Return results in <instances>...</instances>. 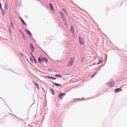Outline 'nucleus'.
<instances>
[{
	"instance_id": "obj_25",
	"label": "nucleus",
	"mask_w": 127,
	"mask_h": 127,
	"mask_svg": "<svg viewBox=\"0 0 127 127\" xmlns=\"http://www.w3.org/2000/svg\"><path fill=\"white\" fill-rule=\"evenodd\" d=\"M65 25H66V26H67V24L66 23V22H65Z\"/></svg>"
},
{
	"instance_id": "obj_20",
	"label": "nucleus",
	"mask_w": 127,
	"mask_h": 127,
	"mask_svg": "<svg viewBox=\"0 0 127 127\" xmlns=\"http://www.w3.org/2000/svg\"><path fill=\"white\" fill-rule=\"evenodd\" d=\"M55 76L56 77H61L62 76L58 74H56L55 75Z\"/></svg>"
},
{
	"instance_id": "obj_9",
	"label": "nucleus",
	"mask_w": 127,
	"mask_h": 127,
	"mask_svg": "<svg viewBox=\"0 0 127 127\" xmlns=\"http://www.w3.org/2000/svg\"><path fill=\"white\" fill-rule=\"evenodd\" d=\"M25 30L27 32V33L30 36H32V34L31 32L30 31L26 29H25Z\"/></svg>"
},
{
	"instance_id": "obj_10",
	"label": "nucleus",
	"mask_w": 127,
	"mask_h": 127,
	"mask_svg": "<svg viewBox=\"0 0 127 127\" xmlns=\"http://www.w3.org/2000/svg\"><path fill=\"white\" fill-rule=\"evenodd\" d=\"M42 60L41 59H41L40 57H38V61L39 63H42L43 62L42 61Z\"/></svg>"
},
{
	"instance_id": "obj_16",
	"label": "nucleus",
	"mask_w": 127,
	"mask_h": 127,
	"mask_svg": "<svg viewBox=\"0 0 127 127\" xmlns=\"http://www.w3.org/2000/svg\"><path fill=\"white\" fill-rule=\"evenodd\" d=\"M50 91H51L52 92V94L53 95H54V92L53 91V90L51 88V89H50Z\"/></svg>"
},
{
	"instance_id": "obj_4",
	"label": "nucleus",
	"mask_w": 127,
	"mask_h": 127,
	"mask_svg": "<svg viewBox=\"0 0 127 127\" xmlns=\"http://www.w3.org/2000/svg\"><path fill=\"white\" fill-rule=\"evenodd\" d=\"M30 48L31 50V51H33L34 50V47L33 45L32 44V43H30Z\"/></svg>"
},
{
	"instance_id": "obj_26",
	"label": "nucleus",
	"mask_w": 127,
	"mask_h": 127,
	"mask_svg": "<svg viewBox=\"0 0 127 127\" xmlns=\"http://www.w3.org/2000/svg\"><path fill=\"white\" fill-rule=\"evenodd\" d=\"M5 9H7V8H6L5 7Z\"/></svg>"
},
{
	"instance_id": "obj_24",
	"label": "nucleus",
	"mask_w": 127,
	"mask_h": 127,
	"mask_svg": "<svg viewBox=\"0 0 127 127\" xmlns=\"http://www.w3.org/2000/svg\"><path fill=\"white\" fill-rule=\"evenodd\" d=\"M19 54L21 55L22 57H23V54L20 53H19Z\"/></svg>"
},
{
	"instance_id": "obj_22",
	"label": "nucleus",
	"mask_w": 127,
	"mask_h": 127,
	"mask_svg": "<svg viewBox=\"0 0 127 127\" xmlns=\"http://www.w3.org/2000/svg\"><path fill=\"white\" fill-rule=\"evenodd\" d=\"M30 61H31L32 62H33V59H32V58H30Z\"/></svg>"
},
{
	"instance_id": "obj_5",
	"label": "nucleus",
	"mask_w": 127,
	"mask_h": 127,
	"mask_svg": "<svg viewBox=\"0 0 127 127\" xmlns=\"http://www.w3.org/2000/svg\"><path fill=\"white\" fill-rule=\"evenodd\" d=\"M66 95L65 94L61 93H60L59 95V97L61 98L62 99L63 98V96H64Z\"/></svg>"
},
{
	"instance_id": "obj_27",
	"label": "nucleus",
	"mask_w": 127,
	"mask_h": 127,
	"mask_svg": "<svg viewBox=\"0 0 127 127\" xmlns=\"http://www.w3.org/2000/svg\"><path fill=\"white\" fill-rule=\"evenodd\" d=\"M11 26L12 25V23H11Z\"/></svg>"
},
{
	"instance_id": "obj_7",
	"label": "nucleus",
	"mask_w": 127,
	"mask_h": 127,
	"mask_svg": "<svg viewBox=\"0 0 127 127\" xmlns=\"http://www.w3.org/2000/svg\"><path fill=\"white\" fill-rule=\"evenodd\" d=\"M60 13H61V17L62 19H63V20H65V18L64 17V15L63 13L60 12Z\"/></svg>"
},
{
	"instance_id": "obj_1",
	"label": "nucleus",
	"mask_w": 127,
	"mask_h": 127,
	"mask_svg": "<svg viewBox=\"0 0 127 127\" xmlns=\"http://www.w3.org/2000/svg\"><path fill=\"white\" fill-rule=\"evenodd\" d=\"M74 58L72 57L70 58L67 66H72L73 64V62L74 60Z\"/></svg>"
},
{
	"instance_id": "obj_17",
	"label": "nucleus",
	"mask_w": 127,
	"mask_h": 127,
	"mask_svg": "<svg viewBox=\"0 0 127 127\" xmlns=\"http://www.w3.org/2000/svg\"><path fill=\"white\" fill-rule=\"evenodd\" d=\"M63 11L64 12V13L66 14H67V12L66 10L64 9H63Z\"/></svg>"
},
{
	"instance_id": "obj_3",
	"label": "nucleus",
	"mask_w": 127,
	"mask_h": 127,
	"mask_svg": "<svg viewBox=\"0 0 127 127\" xmlns=\"http://www.w3.org/2000/svg\"><path fill=\"white\" fill-rule=\"evenodd\" d=\"M114 82L113 80H111L109 81L107 83V85L110 87L112 86L114 84Z\"/></svg>"
},
{
	"instance_id": "obj_8",
	"label": "nucleus",
	"mask_w": 127,
	"mask_h": 127,
	"mask_svg": "<svg viewBox=\"0 0 127 127\" xmlns=\"http://www.w3.org/2000/svg\"><path fill=\"white\" fill-rule=\"evenodd\" d=\"M41 59L44 62H45L46 63H47L48 62L47 60L45 58L43 57H41Z\"/></svg>"
},
{
	"instance_id": "obj_21",
	"label": "nucleus",
	"mask_w": 127,
	"mask_h": 127,
	"mask_svg": "<svg viewBox=\"0 0 127 127\" xmlns=\"http://www.w3.org/2000/svg\"><path fill=\"white\" fill-rule=\"evenodd\" d=\"M35 84L36 85V86H37V88H38V87H39V85L38 84L36 83H35Z\"/></svg>"
},
{
	"instance_id": "obj_19",
	"label": "nucleus",
	"mask_w": 127,
	"mask_h": 127,
	"mask_svg": "<svg viewBox=\"0 0 127 127\" xmlns=\"http://www.w3.org/2000/svg\"><path fill=\"white\" fill-rule=\"evenodd\" d=\"M70 30L71 31H72L73 32H74V31L73 29V27H71L70 28Z\"/></svg>"
},
{
	"instance_id": "obj_15",
	"label": "nucleus",
	"mask_w": 127,
	"mask_h": 127,
	"mask_svg": "<svg viewBox=\"0 0 127 127\" xmlns=\"http://www.w3.org/2000/svg\"><path fill=\"white\" fill-rule=\"evenodd\" d=\"M20 19L21 20V21H22L23 24H24L25 25H26V24L25 23V22H24V21L22 19V18H20Z\"/></svg>"
},
{
	"instance_id": "obj_18",
	"label": "nucleus",
	"mask_w": 127,
	"mask_h": 127,
	"mask_svg": "<svg viewBox=\"0 0 127 127\" xmlns=\"http://www.w3.org/2000/svg\"><path fill=\"white\" fill-rule=\"evenodd\" d=\"M31 55L32 56V57L33 58V59H34V61L35 62V63H36L37 62V61H36V60L34 57L32 56V54H31Z\"/></svg>"
},
{
	"instance_id": "obj_6",
	"label": "nucleus",
	"mask_w": 127,
	"mask_h": 127,
	"mask_svg": "<svg viewBox=\"0 0 127 127\" xmlns=\"http://www.w3.org/2000/svg\"><path fill=\"white\" fill-rule=\"evenodd\" d=\"M122 91V89L120 88L116 89L114 90L115 92L116 93Z\"/></svg>"
},
{
	"instance_id": "obj_14",
	"label": "nucleus",
	"mask_w": 127,
	"mask_h": 127,
	"mask_svg": "<svg viewBox=\"0 0 127 127\" xmlns=\"http://www.w3.org/2000/svg\"><path fill=\"white\" fill-rule=\"evenodd\" d=\"M1 12L2 13V14L3 15H4V11L2 9V8H1Z\"/></svg>"
},
{
	"instance_id": "obj_11",
	"label": "nucleus",
	"mask_w": 127,
	"mask_h": 127,
	"mask_svg": "<svg viewBox=\"0 0 127 127\" xmlns=\"http://www.w3.org/2000/svg\"><path fill=\"white\" fill-rule=\"evenodd\" d=\"M49 6L51 10H54L52 5L51 3H49Z\"/></svg>"
},
{
	"instance_id": "obj_23",
	"label": "nucleus",
	"mask_w": 127,
	"mask_h": 127,
	"mask_svg": "<svg viewBox=\"0 0 127 127\" xmlns=\"http://www.w3.org/2000/svg\"><path fill=\"white\" fill-rule=\"evenodd\" d=\"M96 74V73H95V74H94L93 75V76H92V77H94V76H95V75Z\"/></svg>"
},
{
	"instance_id": "obj_12",
	"label": "nucleus",
	"mask_w": 127,
	"mask_h": 127,
	"mask_svg": "<svg viewBox=\"0 0 127 127\" xmlns=\"http://www.w3.org/2000/svg\"><path fill=\"white\" fill-rule=\"evenodd\" d=\"M47 78H49V79H56V78L52 77L51 76H47Z\"/></svg>"
},
{
	"instance_id": "obj_13",
	"label": "nucleus",
	"mask_w": 127,
	"mask_h": 127,
	"mask_svg": "<svg viewBox=\"0 0 127 127\" xmlns=\"http://www.w3.org/2000/svg\"><path fill=\"white\" fill-rule=\"evenodd\" d=\"M53 84L55 85L56 86H61V85L60 84H58L57 83H53Z\"/></svg>"
},
{
	"instance_id": "obj_2",
	"label": "nucleus",
	"mask_w": 127,
	"mask_h": 127,
	"mask_svg": "<svg viewBox=\"0 0 127 127\" xmlns=\"http://www.w3.org/2000/svg\"><path fill=\"white\" fill-rule=\"evenodd\" d=\"M79 38L80 44L81 45H84V42L83 38L80 36H79Z\"/></svg>"
}]
</instances>
